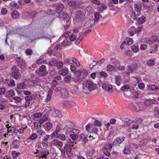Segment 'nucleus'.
I'll list each match as a JSON object with an SVG mask.
<instances>
[{
    "instance_id": "79ce46f5",
    "label": "nucleus",
    "mask_w": 159,
    "mask_h": 159,
    "mask_svg": "<svg viewBox=\"0 0 159 159\" xmlns=\"http://www.w3.org/2000/svg\"><path fill=\"white\" fill-rule=\"evenodd\" d=\"M33 116L36 118H41L42 116V114L40 113H34L33 114Z\"/></svg>"
},
{
    "instance_id": "f257e3e1",
    "label": "nucleus",
    "mask_w": 159,
    "mask_h": 159,
    "mask_svg": "<svg viewBox=\"0 0 159 159\" xmlns=\"http://www.w3.org/2000/svg\"><path fill=\"white\" fill-rule=\"evenodd\" d=\"M97 84L94 83L91 80H86L84 84V89L92 91L97 88Z\"/></svg>"
},
{
    "instance_id": "7c9ffc66",
    "label": "nucleus",
    "mask_w": 159,
    "mask_h": 159,
    "mask_svg": "<svg viewBox=\"0 0 159 159\" xmlns=\"http://www.w3.org/2000/svg\"><path fill=\"white\" fill-rule=\"evenodd\" d=\"M54 113L55 114V116H57L59 118H61L62 116L61 113L58 110H55Z\"/></svg>"
},
{
    "instance_id": "20e7f679",
    "label": "nucleus",
    "mask_w": 159,
    "mask_h": 159,
    "mask_svg": "<svg viewBox=\"0 0 159 159\" xmlns=\"http://www.w3.org/2000/svg\"><path fill=\"white\" fill-rule=\"evenodd\" d=\"M102 87L105 91H107L109 93H111L113 91L112 85L107 82L103 83L102 85Z\"/></svg>"
},
{
    "instance_id": "de8ad7c7",
    "label": "nucleus",
    "mask_w": 159,
    "mask_h": 159,
    "mask_svg": "<svg viewBox=\"0 0 159 159\" xmlns=\"http://www.w3.org/2000/svg\"><path fill=\"white\" fill-rule=\"evenodd\" d=\"M15 83L14 80L13 79H11L10 80L9 85L10 87H12L15 85Z\"/></svg>"
},
{
    "instance_id": "ea45409f",
    "label": "nucleus",
    "mask_w": 159,
    "mask_h": 159,
    "mask_svg": "<svg viewBox=\"0 0 159 159\" xmlns=\"http://www.w3.org/2000/svg\"><path fill=\"white\" fill-rule=\"evenodd\" d=\"M12 99L15 100V102L16 103H19L21 100V98L18 97H14Z\"/></svg>"
},
{
    "instance_id": "13d9d810",
    "label": "nucleus",
    "mask_w": 159,
    "mask_h": 159,
    "mask_svg": "<svg viewBox=\"0 0 159 159\" xmlns=\"http://www.w3.org/2000/svg\"><path fill=\"white\" fill-rule=\"evenodd\" d=\"M25 53L27 55H30L32 53V51L30 48L27 49L25 50Z\"/></svg>"
},
{
    "instance_id": "a211bd4d",
    "label": "nucleus",
    "mask_w": 159,
    "mask_h": 159,
    "mask_svg": "<svg viewBox=\"0 0 159 159\" xmlns=\"http://www.w3.org/2000/svg\"><path fill=\"white\" fill-rule=\"evenodd\" d=\"M48 115L45 114L43 116L41 119L39 120V122L40 124H42L46 121L48 120Z\"/></svg>"
},
{
    "instance_id": "393cba45",
    "label": "nucleus",
    "mask_w": 159,
    "mask_h": 159,
    "mask_svg": "<svg viewBox=\"0 0 159 159\" xmlns=\"http://www.w3.org/2000/svg\"><path fill=\"white\" fill-rule=\"evenodd\" d=\"M155 59H154V60L150 59L147 62L146 64L148 66H154L155 64Z\"/></svg>"
},
{
    "instance_id": "69168bd1",
    "label": "nucleus",
    "mask_w": 159,
    "mask_h": 159,
    "mask_svg": "<svg viewBox=\"0 0 159 159\" xmlns=\"http://www.w3.org/2000/svg\"><path fill=\"white\" fill-rule=\"evenodd\" d=\"M76 38L75 36L73 34L70 35V41H74L76 39Z\"/></svg>"
},
{
    "instance_id": "0e129e2a",
    "label": "nucleus",
    "mask_w": 159,
    "mask_h": 159,
    "mask_svg": "<svg viewBox=\"0 0 159 159\" xmlns=\"http://www.w3.org/2000/svg\"><path fill=\"white\" fill-rule=\"evenodd\" d=\"M129 88V86L128 85H124L123 87H121L120 90L121 91H124L125 89H128Z\"/></svg>"
},
{
    "instance_id": "bb28decb",
    "label": "nucleus",
    "mask_w": 159,
    "mask_h": 159,
    "mask_svg": "<svg viewBox=\"0 0 159 159\" xmlns=\"http://www.w3.org/2000/svg\"><path fill=\"white\" fill-rule=\"evenodd\" d=\"M68 72V68H65L59 71V73L60 75H66Z\"/></svg>"
},
{
    "instance_id": "4d7b16f0",
    "label": "nucleus",
    "mask_w": 159,
    "mask_h": 159,
    "mask_svg": "<svg viewBox=\"0 0 159 159\" xmlns=\"http://www.w3.org/2000/svg\"><path fill=\"white\" fill-rule=\"evenodd\" d=\"M139 104H138V106L139 108V109L140 110H143L145 109V108L143 107L144 105V104L143 103L139 102Z\"/></svg>"
},
{
    "instance_id": "c756f323",
    "label": "nucleus",
    "mask_w": 159,
    "mask_h": 159,
    "mask_svg": "<svg viewBox=\"0 0 159 159\" xmlns=\"http://www.w3.org/2000/svg\"><path fill=\"white\" fill-rule=\"evenodd\" d=\"M115 83L116 84L120 86V75H117L116 78Z\"/></svg>"
},
{
    "instance_id": "052dcab7",
    "label": "nucleus",
    "mask_w": 159,
    "mask_h": 159,
    "mask_svg": "<svg viewBox=\"0 0 159 159\" xmlns=\"http://www.w3.org/2000/svg\"><path fill=\"white\" fill-rule=\"evenodd\" d=\"M103 153L107 156H109L110 155V154L108 150H106L105 149H103Z\"/></svg>"
},
{
    "instance_id": "680f3d73",
    "label": "nucleus",
    "mask_w": 159,
    "mask_h": 159,
    "mask_svg": "<svg viewBox=\"0 0 159 159\" xmlns=\"http://www.w3.org/2000/svg\"><path fill=\"white\" fill-rule=\"evenodd\" d=\"M37 134L36 133H33L30 137L29 139H35L37 138Z\"/></svg>"
},
{
    "instance_id": "39448f33",
    "label": "nucleus",
    "mask_w": 159,
    "mask_h": 159,
    "mask_svg": "<svg viewBox=\"0 0 159 159\" xmlns=\"http://www.w3.org/2000/svg\"><path fill=\"white\" fill-rule=\"evenodd\" d=\"M39 75L41 76H43L46 75L48 72L46 71V67L44 65L41 66L39 69Z\"/></svg>"
},
{
    "instance_id": "ddd939ff",
    "label": "nucleus",
    "mask_w": 159,
    "mask_h": 159,
    "mask_svg": "<svg viewBox=\"0 0 159 159\" xmlns=\"http://www.w3.org/2000/svg\"><path fill=\"white\" fill-rule=\"evenodd\" d=\"M137 68L136 66L133 67H132L130 66H128L126 68V73L129 74L130 73H133Z\"/></svg>"
},
{
    "instance_id": "774afa93",
    "label": "nucleus",
    "mask_w": 159,
    "mask_h": 159,
    "mask_svg": "<svg viewBox=\"0 0 159 159\" xmlns=\"http://www.w3.org/2000/svg\"><path fill=\"white\" fill-rule=\"evenodd\" d=\"M81 74V72L80 70H78L75 72V74L76 76H80Z\"/></svg>"
},
{
    "instance_id": "2eb2a0df",
    "label": "nucleus",
    "mask_w": 159,
    "mask_h": 159,
    "mask_svg": "<svg viewBox=\"0 0 159 159\" xmlns=\"http://www.w3.org/2000/svg\"><path fill=\"white\" fill-rule=\"evenodd\" d=\"M14 95V91L12 90H10L5 94L4 96L6 98H10Z\"/></svg>"
},
{
    "instance_id": "473e14b6",
    "label": "nucleus",
    "mask_w": 159,
    "mask_h": 159,
    "mask_svg": "<svg viewBox=\"0 0 159 159\" xmlns=\"http://www.w3.org/2000/svg\"><path fill=\"white\" fill-rule=\"evenodd\" d=\"M131 50L134 52H136L139 50V47L133 45L131 47Z\"/></svg>"
},
{
    "instance_id": "c9c22d12",
    "label": "nucleus",
    "mask_w": 159,
    "mask_h": 159,
    "mask_svg": "<svg viewBox=\"0 0 159 159\" xmlns=\"http://www.w3.org/2000/svg\"><path fill=\"white\" fill-rule=\"evenodd\" d=\"M147 140L143 139L140 142V143L139 145V147H141L142 146L145 145L147 143Z\"/></svg>"
},
{
    "instance_id": "37998d69",
    "label": "nucleus",
    "mask_w": 159,
    "mask_h": 159,
    "mask_svg": "<svg viewBox=\"0 0 159 159\" xmlns=\"http://www.w3.org/2000/svg\"><path fill=\"white\" fill-rule=\"evenodd\" d=\"M101 15L98 12H95L94 13L95 21H98Z\"/></svg>"
},
{
    "instance_id": "7ed1b4c3",
    "label": "nucleus",
    "mask_w": 159,
    "mask_h": 159,
    "mask_svg": "<svg viewBox=\"0 0 159 159\" xmlns=\"http://www.w3.org/2000/svg\"><path fill=\"white\" fill-rule=\"evenodd\" d=\"M75 18L77 22H81L84 18V14L81 10H79L76 13Z\"/></svg>"
},
{
    "instance_id": "864d4df0",
    "label": "nucleus",
    "mask_w": 159,
    "mask_h": 159,
    "mask_svg": "<svg viewBox=\"0 0 159 159\" xmlns=\"http://www.w3.org/2000/svg\"><path fill=\"white\" fill-rule=\"evenodd\" d=\"M151 89L152 90H159V88L155 85H151Z\"/></svg>"
},
{
    "instance_id": "6e6552de",
    "label": "nucleus",
    "mask_w": 159,
    "mask_h": 159,
    "mask_svg": "<svg viewBox=\"0 0 159 159\" xmlns=\"http://www.w3.org/2000/svg\"><path fill=\"white\" fill-rule=\"evenodd\" d=\"M95 20L94 19H91L88 20L85 24V26L87 28H90L94 25Z\"/></svg>"
},
{
    "instance_id": "f704fd0d",
    "label": "nucleus",
    "mask_w": 159,
    "mask_h": 159,
    "mask_svg": "<svg viewBox=\"0 0 159 159\" xmlns=\"http://www.w3.org/2000/svg\"><path fill=\"white\" fill-rule=\"evenodd\" d=\"M79 132V130L75 129L74 128H71L70 127V134H78Z\"/></svg>"
},
{
    "instance_id": "603ef678",
    "label": "nucleus",
    "mask_w": 159,
    "mask_h": 159,
    "mask_svg": "<svg viewBox=\"0 0 159 159\" xmlns=\"http://www.w3.org/2000/svg\"><path fill=\"white\" fill-rule=\"evenodd\" d=\"M57 82L55 80H53L52 81V89H54V88L57 85Z\"/></svg>"
},
{
    "instance_id": "49530a36",
    "label": "nucleus",
    "mask_w": 159,
    "mask_h": 159,
    "mask_svg": "<svg viewBox=\"0 0 159 159\" xmlns=\"http://www.w3.org/2000/svg\"><path fill=\"white\" fill-rule=\"evenodd\" d=\"M150 40L151 41V44L153 43L154 42L157 41V38L156 36H153L150 39Z\"/></svg>"
},
{
    "instance_id": "c85d7f7f",
    "label": "nucleus",
    "mask_w": 159,
    "mask_h": 159,
    "mask_svg": "<svg viewBox=\"0 0 159 159\" xmlns=\"http://www.w3.org/2000/svg\"><path fill=\"white\" fill-rule=\"evenodd\" d=\"M78 134H70V138L73 140H76L78 138Z\"/></svg>"
},
{
    "instance_id": "2f4dec72",
    "label": "nucleus",
    "mask_w": 159,
    "mask_h": 159,
    "mask_svg": "<svg viewBox=\"0 0 159 159\" xmlns=\"http://www.w3.org/2000/svg\"><path fill=\"white\" fill-rule=\"evenodd\" d=\"M72 61V62L70 63V64H76L77 66H80V63L76 58L73 57Z\"/></svg>"
},
{
    "instance_id": "b1692460",
    "label": "nucleus",
    "mask_w": 159,
    "mask_h": 159,
    "mask_svg": "<svg viewBox=\"0 0 159 159\" xmlns=\"http://www.w3.org/2000/svg\"><path fill=\"white\" fill-rule=\"evenodd\" d=\"M134 7L137 12H140L141 9V5L140 3H138L134 5Z\"/></svg>"
},
{
    "instance_id": "5701e85b",
    "label": "nucleus",
    "mask_w": 159,
    "mask_h": 159,
    "mask_svg": "<svg viewBox=\"0 0 159 159\" xmlns=\"http://www.w3.org/2000/svg\"><path fill=\"white\" fill-rule=\"evenodd\" d=\"M53 144L57 145L59 147H61L63 145V143L59 141L57 139H54L52 141Z\"/></svg>"
},
{
    "instance_id": "1a4fd4ad",
    "label": "nucleus",
    "mask_w": 159,
    "mask_h": 159,
    "mask_svg": "<svg viewBox=\"0 0 159 159\" xmlns=\"http://www.w3.org/2000/svg\"><path fill=\"white\" fill-rule=\"evenodd\" d=\"M58 17L66 20V22H68L69 21V16L68 14L64 12H61L59 14Z\"/></svg>"
},
{
    "instance_id": "72a5a7b5",
    "label": "nucleus",
    "mask_w": 159,
    "mask_h": 159,
    "mask_svg": "<svg viewBox=\"0 0 159 159\" xmlns=\"http://www.w3.org/2000/svg\"><path fill=\"white\" fill-rule=\"evenodd\" d=\"M45 127L48 130L50 129L52 127V124L50 122H47L46 123Z\"/></svg>"
},
{
    "instance_id": "e2e57ef3",
    "label": "nucleus",
    "mask_w": 159,
    "mask_h": 159,
    "mask_svg": "<svg viewBox=\"0 0 159 159\" xmlns=\"http://www.w3.org/2000/svg\"><path fill=\"white\" fill-rule=\"evenodd\" d=\"M6 89L5 88H0V94H3L6 92Z\"/></svg>"
},
{
    "instance_id": "c03bdc74",
    "label": "nucleus",
    "mask_w": 159,
    "mask_h": 159,
    "mask_svg": "<svg viewBox=\"0 0 159 159\" xmlns=\"http://www.w3.org/2000/svg\"><path fill=\"white\" fill-rule=\"evenodd\" d=\"M112 145L109 143L106 144L105 146V148L103 149H105L106 150H110L112 148Z\"/></svg>"
},
{
    "instance_id": "412c9836",
    "label": "nucleus",
    "mask_w": 159,
    "mask_h": 159,
    "mask_svg": "<svg viewBox=\"0 0 159 159\" xmlns=\"http://www.w3.org/2000/svg\"><path fill=\"white\" fill-rule=\"evenodd\" d=\"M146 17L144 16H142L141 17L139 18L137 20V23L138 25L142 24L145 20Z\"/></svg>"
},
{
    "instance_id": "5fc2aeb1",
    "label": "nucleus",
    "mask_w": 159,
    "mask_h": 159,
    "mask_svg": "<svg viewBox=\"0 0 159 159\" xmlns=\"http://www.w3.org/2000/svg\"><path fill=\"white\" fill-rule=\"evenodd\" d=\"M126 43L128 45L131 44L133 42V40L131 38H128L126 39Z\"/></svg>"
},
{
    "instance_id": "e433bc0d",
    "label": "nucleus",
    "mask_w": 159,
    "mask_h": 159,
    "mask_svg": "<svg viewBox=\"0 0 159 159\" xmlns=\"http://www.w3.org/2000/svg\"><path fill=\"white\" fill-rule=\"evenodd\" d=\"M11 6L14 9H18L19 7V5L15 2H13L10 3Z\"/></svg>"
},
{
    "instance_id": "a18cd8bd",
    "label": "nucleus",
    "mask_w": 159,
    "mask_h": 159,
    "mask_svg": "<svg viewBox=\"0 0 159 159\" xmlns=\"http://www.w3.org/2000/svg\"><path fill=\"white\" fill-rule=\"evenodd\" d=\"M153 100H148L145 101L144 102L146 106H149L151 104V102H152V103H153Z\"/></svg>"
},
{
    "instance_id": "a878e982",
    "label": "nucleus",
    "mask_w": 159,
    "mask_h": 159,
    "mask_svg": "<svg viewBox=\"0 0 159 159\" xmlns=\"http://www.w3.org/2000/svg\"><path fill=\"white\" fill-rule=\"evenodd\" d=\"M27 85L25 83L22 82L17 85V88L20 89H24L26 88Z\"/></svg>"
},
{
    "instance_id": "4be33fe9",
    "label": "nucleus",
    "mask_w": 159,
    "mask_h": 159,
    "mask_svg": "<svg viewBox=\"0 0 159 159\" xmlns=\"http://www.w3.org/2000/svg\"><path fill=\"white\" fill-rule=\"evenodd\" d=\"M130 151V146L129 145L126 146L123 151V153L125 154H128L129 153Z\"/></svg>"
},
{
    "instance_id": "3c124183",
    "label": "nucleus",
    "mask_w": 159,
    "mask_h": 159,
    "mask_svg": "<svg viewBox=\"0 0 159 159\" xmlns=\"http://www.w3.org/2000/svg\"><path fill=\"white\" fill-rule=\"evenodd\" d=\"M93 124L94 125L98 127L101 126L102 125V124L101 122L98 120H95L94 121Z\"/></svg>"
},
{
    "instance_id": "aec40b11",
    "label": "nucleus",
    "mask_w": 159,
    "mask_h": 159,
    "mask_svg": "<svg viewBox=\"0 0 159 159\" xmlns=\"http://www.w3.org/2000/svg\"><path fill=\"white\" fill-rule=\"evenodd\" d=\"M115 68V67L114 66L108 65L107 67V71L108 72H111L114 70Z\"/></svg>"
},
{
    "instance_id": "4c0bfd02",
    "label": "nucleus",
    "mask_w": 159,
    "mask_h": 159,
    "mask_svg": "<svg viewBox=\"0 0 159 159\" xmlns=\"http://www.w3.org/2000/svg\"><path fill=\"white\" fill-rule=\"evenodd\" d=\"M37 133L41 136H43L44 135L45 133L43 130H42L41 128H39L38 131H37Z\"/></svg>"
},
{
    "instance_id": "423d86ee",
    "label": "nucleus",
    "mask_w": 159,
    "mask_h": 159,
    "mask_svg": "<svg viewBox=\"0 0 159 159\" xmlns=\"http://www.w3.org/2000/svg\"><path fill=\"white\" fill-rule=\"evenodd\" d=\"M66 39L63 42V45L64 46H69V45L70 42V37H69V32H66V33L63 34Z\"/></svg>"
},
{
    "instance_id": "6e6d98bb",
    "label": "nucleus",
    "mask_w": 159,
    "mask_h": 159,
    "mask_svg": "<svg viewBox=\"0 0 159 159\" xmlns=\"http://www.w3.org/2000/svg\"><path fill=\"white\" fill-rule=\"evenodd\" d=\"M56 64L57 66L59 68L61 67L63 65V64L62 62L60 61H57L56 62Z\"/></svg>"
},
{
    "instance_id": "09e8293b",
    "label": "nucleus",
    "mask_w": 159,
    "mask_h": 159,
    "mask_svg": "<svg viewBox=\"0 0 159 159\" xmlns=\"http://www.w3.org/2000/svg\"><path fill=\"white\" fill-rule=\"evenodd\" d=\"M142 41L145 43H148L149 44H151V41L150 39H148L146 38H144L142 39Z\"/></svg>"
},
{
    "instance_id": "4468645a",
    "label": "nucleus",
    "mask_w": 159,
    "mask_h": 159,
    "mask_svg": "<svg viewBox=\"0 0 159 159\" xmlns=\"http://www.w3.org/2000/svg\"><path fill=\"white\" fill-rule=\"evenodd\" d=\"M140 14L141 13L139 12L133 11L130 15V17L134 20H136L138 16H140Z\"/></svg>"
},
{
    "instance_id": "f8f14e48",
    "label": "nucleus",
    "mask_w": 159,
    "mask_h": 159,
    "mask_svg": "<svg viewBox=\"0 0 159 159\" xmlns=\"http://www.w3.org/2000/svg\"><path fill=\"white\" fill-rule=\"evenodd\" d=\"M61 96L64 98H66L69 97V93L67 90L63 88L61 90Z\"/></svg>"
},
{
    "instance_id": "bf43d9fd",
    "label": "nucleus",
    "mask_w": 159,
    "mask_h": 159,
    "mask_svg": "<svg viewBox=\"0 0 159 159\" xmlns=\"http://www.w3.org/2000/svg\"><path fill=\"white\" fill-rule=\"evenodd\" d=\"M87 11L90 14L92 13L93 11L92 8L90 6L86 8Z\"/></svg>"
},
{
    "instance_id": "cd10ccee",
    "label": "nucleus",
    "mask_w": 159,
    "mask_h": 159,
    "mask_svg": "<svg viewBox=\"0 0 159 159\" xmlns=\"http://www.w3.org/2000/svg\"><path fill=\"white\" fill-rule=\"evenodd\" d=\"M11 15L13 19H16L19 16V14L16 11H12Z\"/></svg>"
},
{
    "instance_id": "0eeeda50",
    "label": "nucleus",
    "mask_w": 159,
    "mask_h": 159,
    "mask_svg": "<svg viewBox=\"0 0 159 159\" xmlns=\"http://www.w3.org/2000/svg\"><path fill=\"white\" fill-rule=\"evenodd\" d=\"M16 62L18 66L21 68L25 66V63L24 60L20 58H18L16 60Z\"/></svg>"
},
{
    "instance_id": "58836bf2",
    "label": "nucleus",
    "mask_w": 159,
    "mask_h": 159,
    "mask_svg": "<svg viewBox=\"0 0 159 159\" xmlns=\"http://www.w3.org/2000/svg\"><path fill=\"white\" fill-rule=\"evenodd\" d=\"M57 137L62 141L65 140V135L63 134L58 135Z\"/></svg>"
},
{
    "instance_id": "f03ea898",
    "label": "nucleus",
    "mask_w": 159,
    "mask_h": 159,
    "mask_svg": "<svg viewBox=\"0 0 159 159\" xmlns=\"http://www.w3.org/2000/svg\"><path fill=\"white\" fill-rule=\"evenodd\" d=\"M12 73L10 74L11 76L16 80L19 78V70L16 66H14L11 68Z\"/></svg>"
},
{
    "instance_id": "9d476101",
    "label": "nucleus",
    "mask_w": 159,
    "mask_h": 159,
    "mask_svg": "<svg viewBox=\"0 0 159 159\" xmlns=\"http://www.w3.org/2000/svg\"><path fill=\"white\" fill-rule=\"evenodd\" d=\"M64 6L63 4L61 3H58L57 4V7L56 8V11L58 14L62 12V10L64 8Z\"/></svg>"
},
{
    "instance_id": "a19ab883",
    "label": "nucleus",
    "mask_w": 159,
    "mask_h": 159,
    "mask_svg": "<svg viewBox=\"0 0 159 159\" xmlns=\"http://www.w3.org/2000/svg\"><path fill=\"white\" fill-rule=\"evenodd\" d=\"M62 45L59 44L57 45L54 48V50L56 52L59 51L62 48Z\"/></svg>"
},
{
    "instance_id": "8fccbe9b",
    "label": "nucleus",
    "mask_w": 159,
    "mask_h": 159,
    "mask_svg": "<svg viewBox=\"0 0 159 159\" xmlns=\"http://www.w3.org/2000/svg\"><path fill=\"white\" fill-rule=\"evenodd\" d=\"M147 47L146 44L144 43L142 44L140 47V49L142 50H145Z\"/></svg>"
},
{
    "instance_id": "9b49d317",
    "label": "nucleus",
    "mask_w": 159,
    "mask_h": 159,
    "mask_svg": "<svg viewBox=\"0 0 159 159\" xmlns=\"http://www.w3.org/2000/svg\"><path fill=\"white\" fill-rule=\"evenodd\" d=\"M125 139V137H123L122 138L120 137L117 138L113 142L112 145H115L121 143L124 141Z\"/></svg>"
},
{
    "instance_id": "f3484780",
    "label": "nucleus",
    "mask_w": 159,
    "mask_h": 159,
    "mask_svg": "<svg viewBox=\"0 0 159 159\" xmlns=\"http://www.w3.org/2000/svg\"><path fill=\"white\" fill-rule=\"evenodd\" d=\"M64 149L65 152L66 153L68 157H69L70 156V146L68 144H66L64 147Z\"/></svg>"
},
{
    "instance_id": "338daca9",
    "label": "nucleus",
    "mask_w": 159,
    "mask_h": 159,
    "mask_svg": "<svg viewBox=\"0 0 159 159\" xmlns=\"http://www.w3.org/2000/svg\"><path fill=\"white\" fill-rule=\"evenodd\" d=\"M100 75L103 77H106L108 76L107 74L104 71H102L100 73Z\"/></svg>"
},
{
    "instance_id": "6ab92c4d",
    "label": "nucleus",
    "mask_w": 159,
    "mask_h": 159,
    "mask_svg": "<svg viewBox=\"0 0 159 159\" xmlns=\"http://www.w3.org/2000/svg\"><path fill=\"white\" fill-rule=\"evenodd\" d=\"M142 26H141L140 27H138L137 28H135L133 26L131 27L130 29L134 30L135 33H139L141 31L142 29Z\"/></svg>"
},
{
    "instance_id": "dca6fc26",
    "label": "nucleus",
    "mask_w": 159,
    "mask_h": 159,
    "mask_svg": "<svg viewBox=\"0 0 159 159\" xmlns=\"http://www.w3.org/2000/svg\"><path fill=\"white\" fill-rule=\"evenodd\" d=\"M52 91L51 90H50L48 91V93L47 96L46 98L45 99V102H48L51 100L52 94Z\"/></svg>"
}]
</instances>
